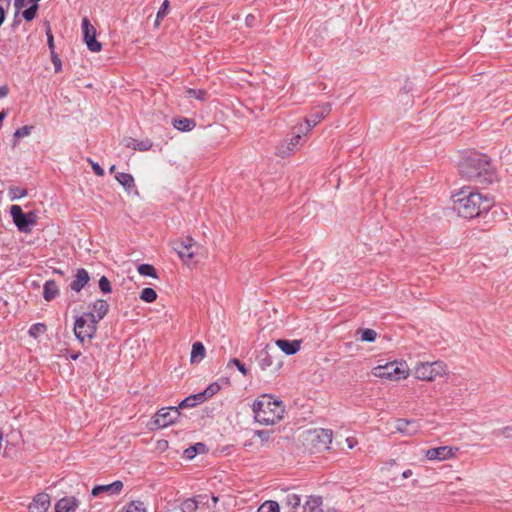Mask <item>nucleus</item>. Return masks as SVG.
<instances>
[{
  "label": "nucleus",
  "instance_id": "1",
  "mask_svg": "<svg viewBox=\"0 0 512 512\" xmlns=\"http://www.w3.org/2000/svg\"><path fill=\"white\" fill-rule=\"evenodd\" d=\"M453 209L465 219H473L484 212H488L494 205L493 198L488 194L463 187L455 191L452 196Z\"/></svg>",
  "mask_w": 512,
  "mask_h": 512
},
{
  "label": "nucleus",
  "instance_id": "2",
  "mask_svg": "<svg viewBox=\"0 0 512 512\" xmlns=\"http://www.w3.org/2000/svg\"><path fill=\"white\" fill-rule=\"evenodd\" d=\"M252 410L258 423L274 425L283 418L285 406L272 395L264 394L254 401Z\"/></svg>",
  "mask_w": 512,
  "mask_h": 512
},
{
  "label": "nucleus",
  "instance_id": "3",
  "mask_svg": "<svg viewBox=\"0 0 512 512\" xmlns=\"http://www.w3.org/2000/svg\"><path fill=\"white\" fill-rule=\"evenodd\" d=\"M490 161L486 156L473 155L464 160L461 164V172L468 179H480L485 177V180H490L489 174Z\"/></svg>",
  "mask_w": 512,
  "mask_h": 512
},
{
  "label": "nucleus",
  "instance_id": "4",
  "mask_svg": "<svg viewBox=\"0 0 512 512\" xmlns=\"http://www.w3.org/2000/svg\"><path fill=\"white\" fill-rule=\"evenodd\" d=\"M97 330V322L94 313H84L77 317L74 324V334L80 342L91 340Z\"/></svg>",
  "mask_w": 512,
  "mask_h": 512
},
{
  "label": "nucleus",
  "instance_id": "5",
  "mask_svg": "<svg viewBox=\"0 0 512 512\" xmlns=\"http://www.w3.org/2000/svg\"><path fill=\"white\" fill-rule=\"evenodd\" d=\"M448 374L447 365L440 360L418 363V380L436 381Z\"/></svg>",
  "mask_w": 512,
  "mask_h": 512
},
{
  "label": "nucleus",
  "instance_id": "6",
  "mask_svg": "<svg viewBox=\"0 0 512 512\" xmlns=\"http://www.w3.org/2000/svg\"><path fill=\"white\" fill-rule=\"evenodd\" d=\"M257 362L262 370L278 371L283 364L282 356L278 349L267 344L257 356Z\"/></svg>",
  "mask_w": 512,
  "mask_h": 512
},
{
  "label": "nucleus",
  "instance_id": "7",
  "mask_svg": "<svg viewBox=\"0 0 512 512\" xmlns=\"http://www.w3.org/2000/svg\"><path fill=\"white\" fill-rule=\"evenodd\" d=\"M372 374L378 378L398 381L408 376V370L401 363L391 362L373 368Z\"/></svg>",
  "mask_w": 512,
  "mask_h": 512
},
{
  "label": "nucleus",
  "instance_id": "8",
  "mask_svg": "<svg viewBox=\"0 0 512 512\" xmlns=\"http://www.w3.org/2000/svg\"><path fill=\"white\" fill-rule=\"evenodd\" d=\"M10 214L13 218V222L21 232H29L30 226L36 223L35 212L24 213L22 208L18 205H12L10 208Z\"/></svg>",
  "mask_w": 512,
  "mask_h": 512
},
{
  "label": "nucleus",
  "instance_id": "9",
  "mask_svg": "<svg viewBox=\"0 0 512 512\" xmlns=\"http://www.w3.org/2000/svg\"><path fill=\"white\" fill-rule=\"evenodd\" d=\"M172 247L185 263L194 258L196 250L198 249L197 243L191 237H187L184 240L174 241L172 243Z\"/></svg>",
  "mask_w": 512,
  "mask_h": 512
},
{
  "label": "nucleus",
  "instance_id": "10",
  "mask_svg": "<svg viewBox=\"0 0 512 512\" xmlns=\"http://www.w3.org/2000/svg\"><path fill=\"white\" fill-rule=\"evenodd\" d=\"M458 452V447L440 446L425 450L424 456L429 461H445L456 458Z\"/></svg>",
  "mask_w": 512,
  "mask_h": 512
},
{
  "label": "nucleus",
  "instance_id": "11",
  "mask_svg": "<svg viewBox=\"0 0 512 512\" xmlns=\"http://www.w3.org/2000/svg\"><path fill=\"white\" fill-rule=\"evenodd\" d=\"M180 416L177 407L161 408L153 418V424L158 428H164L173 424Z\"/></svg>",
  "mask_w": 512,
  "mask_h": 512
},
{
  "label": "nucleus",
  "instance_id": "12",
  "mask_svg": "<svg viewBox=\"0 0 512 512\" xmlns=\"http://www.w3.org/2000/svg\"><path fill=\"white\" fill-rule=\"evenodd\" d=\"M82 29L84 41L88 49L91 52H99L102 49V45L96 39V29L86 17L82 19Z\"/></svg>",
  "mask_w": 512,
  "mask_h": 512
},
{
  "label": "nucleus",
  "instance_id": "13",
  "mask_svg": "<svg viewBox=\"0 0 512 512\" xmlns=\"http://www.w3.org/2000/svg\"><path fill=\"white\" fill-rule=\"evenodd\" d=\"M301 132H303L302 127H300L299 132L295 134L289 141H285L277 147V155L279 157H289L295 152L296 147L300 144L302 138L300 134Z\"/></svg>",
  "mask_w": 512,
  "mask_h": 512
},
{
  "label": "nucleus",
  "instance_id": "14",
  "mask_svg": "<svg viewBox=\"0 0 512 512\" xmlns=\"http://www.w3.org/2000/svg\"><path fill=\"white\" fill-rule=\"evenodd\" d=\"M331 111V105L329 103L323 104L318 111L312 112L306 119L305 130L308 131L310 128L316 126L324 117H326Z\"/></svg>",
  "mask_w": 512,
  "mask_h": 512
},
{
  "label": "nucleus",
  "instance_id": "15",
  "mask_svg": "<svg viewBox=\"0 0 512 512\" xmlns=\"http://www.w3.org/2000/svg\"><path fill=\"white\" fill-rule=\"evenodd\" d=\"M122 489H123V483L121 481L117 480L111 484L94 486L91 491V494L94 497L99 496L101 493H108L110 495H116V494H119Z\"/></svg>",
  "mask_w": 512,
  "mask_h": 512
},
{
  "label": "nucleus",
  "instance_id": "16",
  "mask_svg": "<svg viewBox=\"0 0 512 512\" xmlns=\"http://www.w3.org/2000/svg\"><path fill=\"white\" fill-rule=\"evenodd\" d=\"M123 144L127 148H131L137 151H148L152 148L153 142L149 138H145L143 140H137L132 137H125L123 139Z\"/></svg>",
  "mask_w": 512,
  "mask_h": 512
},
{
  "label": "nucleus",
  "instance_id": "17",
  "mask_svg": "<svg viewBox=\"0 0 512 512\" xmlns=\"http://www.w3.org/2000/svg\"><path fill=\"white\" fill-rule=\"evenodd\" d=\"M49 507L50 496L47 493H39L29 505V512H46Z\"/></svg>",
  "mask_w": 512,
  "mask_h": 512
},
{
  "label": "nucleus",
  "instance_id": "18",
  "mask_svg": "<svg viewBox=\"0 0 512 512\" xmlns=\"http://www.w3.org/2000/svg\"><path fill=\"white\" fill-rule=\"evenodd\" d=\"M275 344L286 355H294L300 350L301 340L278 339Z\"/></svg>",
  "mask_w": 512,
  "mask_h": 512
},
{
  "label": "nucleus",
  "instance_id": "19",
  "mask_svg": "<svg viewBox=\"0 0 512 512\" xmlns=\"http://www.w3.org/2000/svg\"><path fill=\"white\" fill-rule=\"evenodd\" d=\"M89 279V274L85 269H78L74 281L70 284V288L75 292H80L89 282Z\"/></svg>",
  "mask_w": 512,
  "mask_h": 512
},
{
  "label": "nucleus",
  "instance_id": "20",
  "mask_svg": "<svg viewBox=\"0 0 512 512\" xmlns=\"http://www.w3.org/2000/svg\"><path fill=\"white\" fill-rule=\"evenodd\" d=\"M78 507V500L75 497L60 499L55 505L56 512H74Z\"/></svg>",
  "mask_w": 512,
  "mask_h": 512
},
{
  "label": "nucleus",
  "instance_id": "21",
  "mask_svg": "<svg viewBox=\"0 0 512 512\" xmlns=\"http://www.w3.org/2000/svg\"><path fill=\"white\" fill-rule=\"evenodd\" d=\"M92 310L93 311L91 313L95 314V320L98 323L107 314L109 310V304L107 303V301L99 299L94 302Z\"/></svg>",
  "mask_w": 512,
  "mask_h": 512
},
{
  "label": "nucleus",
  "instance_id": "22",
  "mask_svg": "<svg viewBox=\"0 0 512 512\" xmlns=\"http://www.w3.org/2000/svg\"><path fill=\"white\" fill-rule=\"evenodd\" d=\"M205 354L206 350L201 342L193 343L190 355V362L192 364L200 363L204 359Z\"/></svg>",
  "mask_w": 512,
  "mask_h": 512
},
{
  "label": "nucleus",
  "instance_id": "23",
  "mask_svg": "<svg viewBox=\"0 0 512 512\" xmlns=\"http://www.w3.org/2000/svg\"><path fill=\"white\" fill-rule=\"evenodd\" d=\"M320 496H310L304 505V512H324Z\"/></svg>",
  "mask_w": 512,
  "mask_h": 512
},
{
  "label": "nucleus",
  "instance_id": "24",
  "mask_svg": "<svg viewBox=\"0 0 512 512\" xmlns=\"http://www.w3.org/2000/svg\"><path fill=\"white\" fill-rule=\"evenodd\" d=\"M59 294V289L54 280H48L44 284L43 297L46 301L53 300Z\"/></svg>",
  "mask_w": 512,
  "mask_h": 512
},
{
  "label": "nucleus",
  "instance_id": "25",
  "mask_svg": "<svg viewBox=\"0 0 512 512\" xmlns=\"http://www.w3.org/2000/svg\"><path fill=\"white\" fill-rule=\"evenodd\" d=\"M116 179L127 191L135 187L134 178L128 173H118Z\"/></svg>",
  "mask_w": 512,
  "mask_h": 512
},
{
  "label": "nucleus",
  "instance_id": "26",
  "mask_svg": "<svg viewBox=\"0 0 512 512\" xmlns=\"http://www.w3.org/2000/svg\"><path fill=\"white\" fill-rule=\"evenodd\" d=\"M206 451V446L203 443H196L193 446H190L189 448L185 449L184 456L187 459L194 458L197 454L204 453Z\"/></svg>",
  "mask_w": 512,
  "mask_h": 512
},
{
  "label": "nucleus",
  "instance_id": "27",
  "mask_svg": "<svg viewBox=\"0 0 512 512\" xmlns=\"http://www.w3.org/2000/svg\"><path fill=\"white\" fill-rule=\"evenodd\" d=\"M174 127L180 131H191L195 127L192 119L182 118L174 121Z\"/></svg>",
  "mask_w": 512,
  "mask_h": 512
},
{
  "label": "nucleus",
  "instance_id": "28",
  "mask_svg": "<svg viewBox=\"0 0 512 512\" xmlns=\"http://www.w3.org/2000/svg\"><path fill=\"white\" fill-rule=\"evenodd\" d=\"M357 334H360V339L363 342H374L377 338V332L373 329H358Z\"/></svg>",
  "mask_w": 512,
  "mask_h": 512
},
{
  "label": "nucleus",
  "instance_id": "29",
  "mask_svg": "<svg viewBox=\"0 0 512 512\" xmlns=\"http://www.w3.org/2000/svg\"><path fill=\"white\" fill-rule=\"evenodd\" d=\"M257 512H280V506L276 501H265L257 510Z\"/></svg>",
  "mask_w": 512,
  "mask_h": 512
},
{
  "label": "nucleus",
  "instance_id": "30",
  "mask_svg": "<svg viewBox=\"0 0 512 512\" xmlns=\"http://www.w3.org/2000/svg\"><path fill=\"white\" fill-rule=\"evenodd\" d=\"M139 274L143 276H149L152 278H158L156 269L150 264H141L138 266Z\"/></svg>",
  "mask_w": 512,
  "mask_h": 512
},
{
  "label": "nucleus",
  "instance_id": "31",
  "mask_svg": "<svg viewBox=\"0 0 512 512\" xmlns=\"http://www.w3.org/2000/svg\"><path fill=\"white\" fill-rule=\"evenodd\" d=\"M198 505H199V502L196 499H187L182 503L181 508L178 511L179 512H196Z\"/></svg>",
  "mask_w": 512,
  "mask_h": 512
},
{
  "label": "nucleus",
  "instance_id": "32",
  "mask_svg": "<svg viewBox=\"0 0 512 512\" xmlns=\"http://www.w3.org/2000/svg\"><path fill=\"white\" fill-rule=\"evenodd\" d=\"M140 299L147 303H152L157 299V293L152 288H144L141 291Z\"/></svg>",
  "mask_w": 512,
  "mask_h": 512
},
{
  "label": "nucleus",
  "instance_id": "33",
  "mask_svg": "<svg viewBox=\"0 0 512 512\" xmlns=\"http://www.w3.org/2000/svg\"><path fill=\"white\" fill-rule=\"evenodd\" d=\"M123 512H146V508L141 501H131L124 507Z\"/></svg>",
  "mask_w": 512,
  "mask_h": 512
},
{
  "label": "nucleus",
  "instance_id": "34",
  "mask_svg": "<svg viewBox=\"0 0 512 512\" xmlns=\"http://www.w3.org/2000/svg\"><path fill=\"white\" fill-rule=\"evenodd\" d=\"M285 504L287 506H290L292 508H297L301 503V497L300 495L296 493H288L285 497Z\"/></svg>",
  "mask_w": 512,
  "mask_h": 512
},
{
  "label": "nucleus",
  "instance_id": "35",
  "mask_svg": "<svg viewBox=\"0 0 512 512\" xmlns=\"http://www.w3.org/2000/svg\"><path fill=\"white\" fill-rule=\"evenodd\" d=\"M186 93L189 97H193L201 101H205L207 99V91L203 89L189 88Z\"/></svg>",
  "mask_w": 512,
  "mask_h": 512
},
{
  "label": "nucleus",
  "instance_id": "36",
  "mask_svg": "<svg viewBox=\"0 0 512 512\" xmlns=\"http://www.w3.org/2000/svg\"><path fill=\"white\" fill-rule=\"evenodd\" d=\"M413 424L412 421H407L405 419H398L396 420V423H395V429L401 433H405V434H413L414 431H409L407 429V427L409 425Z\"/></svg>",
  "mask_w": 512,
  "mask_h": 512
},
{
  "label": "nucleus",
  "instance_id": "37",
  "mask_svg": "<svg viewBox=\"0 0 512 512\" xmlns=\"http://www.w3.org/2000/svg\"><path fill=\"white\" fill-rule=\"evenodd\" d=\"M319 441L325 445L326 447L332 442V431L327 429H322L320 433L316 436Z\"/></svg>",
  "mask_w": 512,
  "mask_h": 512
},
{
  "label": "nucleus",
  "instance_id": "38",
  "mask_svg": "<svg viewBox=\"0 0 512 512\" xmlns=\"http://www.w3.org/2000/svg\"><path fill=\"white\" fill-rule=\"evenodd\" d=\"M38 8H39L38 4H32L29 8H27L26 10H24L22 12L23 18L26 21H32L36 17Z\"/></svg>",
  "mask_w": 512,
  "mask_h": 512
},
{
  "label": "nucleus",
  "instance_id": "39",
  "mask_svg": "<svg viewBox=\"0 0 512 512\" xmlns=\"http://www.w3.org/2000/svg\"><path fill=\"white\" fill-rule=\"evenodd\" d=\"M11 200H15L27 195V190L20 187H12L9 190Z\"/></svg>",
  "mask_w": 512,
  "mask_h": 512
},
{
  "label": "nucleus",
  "instance_id": "40",
  "mask_svg": "<svg viewBox=\"0 0 512 512\" xmlns=\"http://www.w3.org/2000/svg\"><path fill=\"white\" fill-rule=\"evenodd\" d=\"M99 288L101 292L105 294L110 293L112 291L111 283L106 276H102L99 279Z\"/></svg>",
  "mask_w": 512,
  "mask_h": 512
},
{
  "label": "nucleus",
  "instance_id": "41",
  "mask_svg": "<svg viewBox=\"0 0 512 512\" xmlns=\"http://www.w3.org/2000/svg\"><path fill=\"white\" fill-rule=\"evenodd\" d=\"M46 330V326L42 323L33 324L29 329V335L32 337H37L39 334L44 333Z\"/></svg>",
  "mask_w": 512,
  "mask_h": 512
},
{
  "label": "nucleus",
  "instance_id": "42",
  "mask_svg": "<svg viewBox=\"0 0 512 512\" xmlns=\"http://www.w3.org/2000/svg\"><path fill=\"white\" fill-rule=\"evenodd\" d=\"M45 32H46V36H47L48 47L50 49V52L53 53V52H55L54 37H53L52 31H51L49 22H46V31Z\"/></svg>",
  "mask_w": 512,
  "mask_h": 512
},
{
  "label": "nucleus",
  "instance_id": "43",
  "mask_svg": "<svg viewBox=\"0 0 512 512\" xmlns=\"http://www.w3.org/2000/svg\"><path fill=\"white\" fill-rule=\"evenodd\" d=\"M32 129L33 126H23L15 131L14 138L18 140L24 136H28L31 133Z\"/></svg>",
  "mask_w": 512,
  "mask_h": 512
},
{
  "label": "nucleus",
  "instance_id": "44",
  "mask_svg": "<svg viewBox=\"0 0 512 512\" xmlns=\"http://www.w3.org/2000/svg\"><path fill=\"white\" fill-rule=\"evenodd\" d=\"M220 390V385L217 382L210 384L203 392L205 396L208 398L215 395Z\"/></svg>",
  "mask_w": 512,
  "mask_h": 512
},
{
  "label": "nucleus",
  "instance_id": "45",
  "mask_svg": "<svg viewBox=\"0 0 512 512\" xmlns=\"http://www.w3.org/2000/svg\"><path fill=\"white\" fill-rule=\"evenodd\" d=\"M230 365H235L237 367V369L244 375L246 376L248 374V370L247 368L245 367V365L237 358H233L229 361L228 363V366Z\"/></svg>",
  "mask_w": 512,
  "mask_h": 512
},
{
  "label": "nucleus",
  "instance_id": "46",
  "mask_svg": "<svg viewBox=\"0 0 512 512\" xmlns=\"http://www.w3.org/2000/svg\"><path fill=\"white\" fill-rule=\"evenodd\" d=\"M168 7H169V1L164 0V2L162 3V5L157 13L156 24H158L159 20L162 19L166 15Z\"/></svg>",
  "mask_w": 512,
  "mask_h": 512
},
{
  "label": "nucleus",
  "instance_id": "47",
  "mask_svg": "<svg viewBox=\"0 0 512 512\" xmlns=\"http://www.w3.org/2000/svg\"><path fill=\"white\" fill-rule=\"evenodd\" d=\"M195 406H196V403H195V401L191 400V395H190V396L186 397L184 400H182L177 408L184 409V408L195 407Z\"/></svg>",
  "mask_w": 512,
  "mask_h": 512
},
{
  "label": "nucleus",
  "instance_id": "48",
  "mask_svg": "<svg viewBox=\"0 0 512 512\" xmlns=\"http://www.w3.org/2000/svg\"><path fill=\"white\" fill-rule=\"evenodd\" d=\"M51 60L55 67V72L61 71L62 62L56 52L51 53Z\"/></svg>",
  "mask_w": 512,
  "mask_h": 512
},
{
  "label": "nucleus",
  "instance_id": "49",
  "mask_svg": "<svg viewBox=\"0 0 512 512\" xmlns=\"http://www.w3.org/2000/svg\"><path fill=\"white\" fill-rule=\"evenodd\" d=\"M191 400L195 401L196 405H198V404L206 401L207 397L205 396L204 392H200V393L191 395Z\"/></svg>",
  "mask_w": 512,
  "mask_h": 512
},
{
  "label": "nucleus",
  "instance_id": "50",
  "mask_svg": "<svg viewBox=\"0 0 512 512\" xmlns=\"http://www.w3.org/2000/svg\"><path fill=\"white\" fill-rule=\"evenodd\" d=\"M498 435H502L504 437H512V426H506L498 430Z\"/></svg>",
  "mask_w": 512,
  "mask_h": 512
},
{
  "label": "nucleus",
  "instance_id": "51",
  "mask_svg": "<svg viewBox=\"0 0 512 512\" xmlns=\"http://www.w3.org/2000/svg\"><path fill=\"white\" fill-rule=\"evenodd\" d=\"M89 162L91 163L92 169L96 175H98V176L104 175V170L101 168V166L98 163H95L91 160H89Z\"/></svg>",
  "mask_w": 512,
  "mask_h": 512
},
{
  "label": "nucleus",
  "instance_id": "52",
  "mask_svg": "<svg viewBox=\"0 0 512 512\" xmlns=\"http://www.w3.org/2000/svg\"><path fill=\"white\" fill-rule=\"evenodd\" d=\"M9 93V88L6 85L0 86V98L6 97Z\"/></svg>",
  "mask_w": 512,
  "mask_h": 512
},
{
  "label": "nucleus",
  "instance_id": "53",
  "mask_svg": "<svg viewBox=\"0 0 512 512\" xmlns=\"http://www.w3.org/2000/svg\"><path fill=\"white\" fill-rule=\"evenodd\" d=\"M25 0H15L14 6L17 10L16 15L18 14L19 10L24 6Z\"/></svg>",
  "mask_w": 512,
  "mask_h": 512
},
{
  "label": "nucleus",
  "instance_id": "54",
  "mask_svg": "<svg viewBox=\"0 0 512 512\" xmlns=\"http://www.w3.org/2000/svg\"><path fill=\"white\" fill-rule=\"evenodd\" d=\"M255 21V16L252 14H249L246 16L245 22L247 26H252L253 22Z\"/></svg>",
  "mask_w": 512,
  "mask_h": 512
},
{
  "label": "nucleus",
  "instance_id": "55",
  "mask_svg": "<svg viewBox=\"0 0 512 512\" xmlns=\"http://www.w3.org/2000/svg\"><path fill=\"white\" fill-rule=\"evenodd\" d=\"M4 20H5V11H4V8L2 6H0V26L2 25Z\"/></svg>",
  "mask_w": 512,
  "mask_h": 512
},
{
  "label": "nucleus",
  "instance_id": "56",
  "mask_svg": "<svg viewBox=\"0 0 512 512\" xmlns=\"http://www.w3.org/2000/svg\"><path fill=\"white\" fill-rule=\"evenodd\" d=\"M412 475V470L408 469L402 473L403 478H408Z\"/></svg>",
  "mask_w": 512,
  "mask_h": 512
},
{
  "label": "nucleus",
  "instance_id": "57",
  "mask_svg": "<svg viewBox=\"0 0 512 512\" xmlns=\"http://www.w3.org/2000/svg\"><path fill=\"white\" fill-rule=\"evenodd\" d=\"M195 499L199 502V504H203V505H205V504H206V502H204V501H203V500L205 499V496H201V495H200V496H198V497H197V498H195Z\"/></svg>",
  "mask_w": 512,
  "mask_h": 512
},
{
  "label": "nucleus",
  "instance_id": "58",
  "mask_svg": "<svg viewBox=\"0 0 512 512\" xmlns=\"http://www.w3.org/2000/svg\"><path fill=\"white\" fill-rule=\"evenodd\" d=\"M79 356H80V352H76V353L71 354L70 358L72 360H77L79 358Z\"/></svg>",
  "mask_w": 512,
  "mask_h": 512
},
{
  "label": "nucleus",
  "instance_id": "59",
  "mask_svg": "<svg viewBox=\"0 0 512 512\" xmlns=\"http://www.w3.org/2000/svg\"><path fill=\"white\" fill-rule=\"evenodd\" d=\"M324 512H341V511H340V510H338V509H336V508H334V507H329V508H327V509H326V511H324Z\"/></svg>",
  "mask_w": 512,
  "mask_h": 512
},
{
  "label": "nucleus",
  "instance_id": "60",
  "mask_svg": "<svg viewBox=\"0 0 512 512\" xmlns=\"http://www.w3.org/2000/svg\"><path fill=\"white\" fill-rule=\"evenodd\" d=\"M212 501L214 504H216L219 501V498L215 495H212Z\"/></svg>",
  "mask_w": 512,
  "mask_h": 512
},
{
  "label": "nucleus",
  "instance_id": "61",
  "mask_svg": "<svg viewBox=\"0 0 512 512\" xmlns=\"http://www.w3.org/2000/svg\"><path fill=\"white\" fill-rule=\"evenodd\" d=\"M54 273H58V274H60V275H63V272H62L61 270H58V269H55V270H54Z\"/></svg>",
  "mask_w": 512,
  "mask_h": 512
},
{
  "label": "nucleus",
  "instance_id": "62",
  "mask_svg": "<svg viewBox=\"0 0 512 512\" xmlns=\"http://www.w3.org/2000/svg\"><path fill=\"white\" fill-rule=\"evenodd\" d=\"M109 170H110L111 173L114 172L115 171V165H112Z\"/></svg>",
  "mask_w": 512,
  "mask_h": 512
},
{
  "label": "nucleus",
  "instance_id": "63",
  "mask_svg": "<svg viewBox=\"0 0 512 512\" xmlns=\"http://www.w3.org/2000/svg\"><path fill=\"white\" fill-rule=\"evenodd\" d=\"M347 441L350 442L349 439H347ZM349 448H353V444L352 443H349Z\"/></svg>",
  "mask_w": 512,
  "mask_h": 512
},
{
  "label": "nucleus",
  "instance_id": "64",
  "mask_svg": "<svg viewBox=\"0 0 512 512\" xmlns=\"http://www.w3.org/2000/svg\"><path fill=\"white\" fill-rule=\"evenodd\" d=\"M19 23V20H14V25H17Z\"/></svg>",
  "mask_w": 512,
  "mask_h": 512
}]
</instances>
